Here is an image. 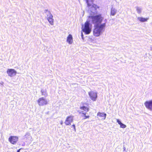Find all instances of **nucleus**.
I'll return each instance as SVG.
<instances>
[{
  "label": "nucleus",
  "mask_w": 152,
  "mask_h": 152,
  "mask_svg": "<svg viewBox=\"0 0 152 152\" xmlns=\"http://www.w3.org/2000/svg\"><path fill=\"white\" fill-rule=\"evenodd\" d=\"M107 20H105V22L100 25L97 24L94 25V28L93 30V34L95 37L99 36L102 31L104 30L106 26Z\"/></svg>",
  "instance_id": "1"
},
{
  "label": "nucleus",
  "mask_w": 152,
  "mask_h": 152,
  "mask_svg": "<svg viewBox=\"0 0 152 152\" xmlns=\"http://www.w3.org/2000/svg\"><path fill=\"white\" fill-rule=\"evenodd\" d=\"M89 17L91 19L92 22L94 24V25L97 24L100 25L101 24V23L104 19L101 14L91 16Z\"/></svg>",
  "instance_id": "2"
},
{
  "label": "nucleus",
  "mask_w": 152,
  "mask_h": 152,
  "mask_svg": "<svg viewBox=\"0 0 152 152\" xmlns=\"http://www.w3.org/2000/svg\"><path fill=\"white\" fill-rule=\"evenodd\" d=\"M89 21H86L82 26V31L86 34H89L91 31V27L90 26Z\"/></svg>",
  "instance_id": "3"
},
{
  "label": "nucleus",
  "mask_w": 152,
  "mask_h": 152,
  "mask_svg": "<svg viewBox=\"0 0 152 152\" xmlns=\"http://www.w3.org/2000/svg\"><path fill=\"white\" fill-rule=\"evenodd\" d=\"M88 94L91 99L93 101H95L96 100L97 95V93L93 91H90L88 92Z\"/></svg>",
  "instance_id": "4"
},
{
  "label": "nucleus",
  "mask_w": 152,
  "mask_h": 152,
  "mask_svg": "<svg viewBox=\"0 0 152 152\" xmlns=\"http://www.w3.org/2000/svg\"><path fill=\"white\" fill-rule=\"evenodd\" d=\"M37 103L40 106H43L48 104V102L47 100L43 97L39 98L37 100Z\"/></svg>",
  "instance_id": "5"
},
{
  "label": "nucleus",
  "mask_w": 152,
  "mask_h": 152,
  "mask_svg": "<svg viewBox=\"0 0 152 152\" xmlns=\"http://www.w3.org/2000/svg\"><path fill=\"white\" fill-rule=\"evenodd\" d=\"M18 137L17 136H11L9 138V141L12 144H15L18 141Z\"/></svg>",
  "instance_id": "6"
},
{
  "label": "nucleus",
  "mask_w": 152,
  "mask_h": 152,
  "mask_svg": "<svg viewBox=\"0 0 152 152\" xmlns=\"http://www.w3.org/2000/svg\"><path fill=\"white\" fill-rule=\"evenodd\" d=\"M7 73L9 76L12 77L16 75L17 72L13 69H8L7 71Z\"/></svg>",
  "instance_id": "7"
},
{
  "label": "nucleus",
  "mask_w": 152,
  "mask_h": 152,
  "mask_svg": "<svg viewBox=\"0 0 152 152\" xmlns=\"http://www.w3.org/2000/svg\"><path fill=\"white\" fill-rule=\"evenodd\" d=\"M144 104L147 109L152 111V99L150 101H146L144 103Z\"/></svg>",
  "instance_id": "8"
},
{
  "label": "nucleus",
  "mask_w": 152,
  "mask_h": 152,
  "mask_svg": "<svg viewBox=\"0 0 152 152\" xmlns=\"http://www.w3.org/2000/svg\"><path fill=\"white\" fill-rule=\"evenodd\" d=\"M73 118L71 116H68L66 118L65 123L66 125H71V123L72 121Z\"/></svg>",
  "instance_id": "9"
},
{
  "label": "nucleus",
  "mask_w": 152,
  "mask_h": 152,
  "mask_svg": "<svg viewBox=\"0 0 152 152\" xmlns=\"http://www.w3.org/2000/svg\"><path fill=\"white\" fill-rule=\"evenodd\" d=\"M73 41V38L72 35L71 34H69L66 38V42L69 44H72Z\"/></svg>",
  "instance_id": "10"
},
{
  "label": "nucleus",
  "mask_w": 152,
  "mask_h": 152,
  "mask_svg": "<svg viewBox=\"0 0 152 152\" xmlns=\"http://www.w3.org/2000/svg\"><path fill=\"white\" fill-rule=\"evenodd\" d=\"M106 116V113L103 112L101 113L99 112L97 114V116L101 118L102 119H105Z\"/></svg>",
  "instance_id": "11"
},
{
  "label": "nucleus",
  "mask_w": 152,
  "mask_h": 152,
  "mask_svg": "<svg viewBox=\"0 0 152 152\" xmlns=\"http://www.w3.org/2000/svg\"><path fill=\"white\" fill-rule=\"evenodd\" d=\"M86 104L87 106L86 107L84 106H83L82 107H80V109L82 110H83L84 111L87 112L89 110V108L88 106V104Z\"/></svg>",
  "instance_id": "12"
},
{
  "label": "nucleus",
  "mask_w": 152,
  "mask_h": 152,
  "mask_svg": "<svg viewBox=\"0 0 152 152\" xmlns=\"http://www.w3.org/2000/svg\"><path fill=\"white\" fill-rule=\"evenodd\" d=\"M116 121L117 122L119 125H120V127L121 128H124L126 127V126L122 123L119 119H117Z\"/></svg>",
  "instance_id": "13"
},
{
  "label": "nucleus",
  "mask_w": 152,
  "mask_h": 152,
  "mask_svg": "<svg viewBox=\"0 0 152 152\" xmlns=\"http://www.w3.org/2000/svg\"><path fill=\"white\" fill-rule=\"evenodd\" d=\"M31 136H30V134L28 132H27L25 135L23 136V139H24L25 140H27L30 138Z\"/></svg>",
  "instance_id": "14"
},
{
  "label": "nucleus",
  "mask_w": 152,
  "mask_h": 152,
  "mask_svg": "<svg viewBox=\"0 0 152 152\" xmlns=\"http://www.w3.org/2000/svg\"><path fill=\"white\" fill-rule=\"evenodd\" d=\"M45 12L46 13L47 15V18L49 17H52L53 15L51 14L50 11L48 10H45Z\"/></svg>",
  "instance_id": "15"
},
{
  "label": "nucleus",
  "mask_w": 152,
  "mask_h": 152,
  "mask_svg": "<svg viewBox=\"0 0 152 152\" xmlns=\"http://www.w3.org/2000/svg\"><path fill=\"white\" fill-rule=\"evenodd\" d=\"M53 16L52 17H49L47 18V19L48 22L51 25H53Z\"/></svg>",
  "instance_id": "16"
},
{
  "label": "nucleus",
  "mask_w": 152,
  "mask_h": 152,
  "mask_svg": "<svg viewBox=\"0 0 152 152\" xmlns=\"http://www.w3.org/2000/svg\"><path fill=\"white\" fill-rule=\"evenodd\" d=\"M138 20L141 22L147 21L148 19V18H145L142 17H140L138 18Z\"/></svg>",
  "instance_id": "17"
},
{
  "label": "nucleus",
  "mask_w": 152,
  "mask_h": 152,
  "mask_svg": "<svg viewBox=\"0 0 152 152\" xmlns=\"http://www.w3.org/2000/svg\"><path fill=\"white\" fill-rule=\"evenodd\" d=\"M41 92L42 95L44 96L45 97L47 96L48 94L47 93L46 91L45 90L42 89L41 90Z\"/></svg>",
  "instance_id": "18"
},
{
  "label": "nucleus",
  "mask_w": 152,
  "mask_h": 152,
  "mask_svg": "<svg viewBox=\"0 0 152 152\" xmlns=\"http://www.w3.org/2000/svg\"><path fill=\"white\" fill-rule=\"evenodd\" d=\"M116 13V10L114 8H112L111 10L110 15L114 16Z\"/></svg>",
  "instance_id": "19"
},
{
  "label": "nucleus",
  "mask_w": 152,
  "mask_h": 152,
  "mask_svg": "<svg viewBox=\"0 0 152 152\" xmlns=\"http://www.w3.org/2000/svg\"><path fill=\"white\" fill-rule=\"evenodd\" d=\"M79 113L80 114H82L83 115V116L84 117V118H83V119H86L87 118H88L90 117V116L89 115H87V116L86 115V113H83V111H82L81 112L80 111Z\"/></svg>",
  "instance_id": "20"
},
{
  "label": "nucleus",
  "mask_w": 152,
  "mask_h": 152,
  "mask_svg": "<svg viewBox=\"0 0 152 152\" xmlns=\"http://www.w3.org/2000/svg\"><path fill=\"white\" fill-rule=\"evenodd\" d=\"M93 7L94 8L96 9L97 8H99V7L97 6L96 5L94 4L92 6V7Z\"/></svg>",
  "instance_id": "21"
},
{
  "label": "nucleus",
  "mask_w": 152,
  "mask_h": 152,
  "mask_svg": "<svg viewBox=\"0 0 152 152\" xmlns=\"http://www.w3.org/2000/svg\"><path fill=\"white\" fill-rule=\"evenodd\" d=\"M137 12L138 13H141V9L140 8L137 7Z\"/></svg>",
  "instance_id": "22"
},
{
  "label": "nucleus",
  "mask_w": 152,
  "mask_h": 152,
  "mask_svg": "<svg viewBox=\"0 0 152 152\" xmlns=\"http://www.w3.org/2000/svg\"><path fill=\"white\" fill-rule=\"evenodd\" d=\"M86 2L87 4V5L89 7L91 6V4H89L88 3V0H86Z\"/></svg>",
  "instance_id": "23"
},
{
  "label": "nucleus",
  "mask_w": 152,
  "mask_h": 152,
  "mask_svg": "<svg viewBox=\"0 0 152 152\" xmlns=\"http://www.w3.org/2000/svg\"><path fill=\"white\" fill-rule=\"evenodd\" d=\"M73 127V128L75 130V124H73L72 125Z\"/></svg>",
  "instance_id": "24"
},
{
  "label": "nucleus",
  "mask_w": 152,
  "mask_h": 152,
  "mask_svg": "<svg viewBox=\"0 0 152 152\" xmlns=\"http://www.w3.org/2000/svg\"><path fill=\"white\" fill-rule=\"evenodd\" d=\"M21 148L20 149H19L17 151V152H20V151L21 150Z\"/></svg>",
  "instance_id": "25"
},
{
  "label": "nucleus",
  "mask_w": 152,
  "mask_h": 152,
  "mask_svg": "<svg viewBox=\"0 0 152 152\" xmlns=\"http://www.w3.org/2000/svg\"><path fill=\"white\" fill-rule=\"evenodd\" d=\"M60 124H61V125H62V124H63V122L62 121H61L60 122Z\"/></svg>",
  "instance_id": "26"
},
{
  "label": "nucleus",
  "mask_w": 152,
  "mask_h": 152,
  "mask_svg": "<svg viewBox=\"0 0 152 152\" xmlns=\"http://www.w3.org/2000/svg\"><path fill=\"white\" fill-rule=\"evenodd\" d=\"M82 35L83 36V34L82 33Z\"/></svg>",
  "instance_id": "27"
}]
</instances>
